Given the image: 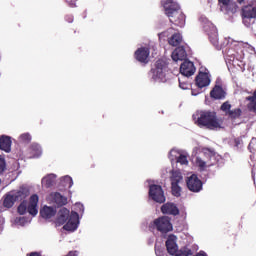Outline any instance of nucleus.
<instances>
[{"label": "nucleus", "mask_w": 256, "mask_h": 256, "mask_svg": "<svg viewBox=\"0 0 256 256\" xmlns=\"http://www.w3.org/2000/svg\"><path fill=\"white\" fill-rule=\"evenodd\" d=\"M220 111L225 113L226 117L232 121L241 119V116L243 115V110H241V108L231 109V103H229V101L222 103L220 106Z\"/></svg>", "instance_id": "6e6552de"}, {"label": "nucleus", "mask_w": 256, "mask_h": 256, "mask_svg": "<svg viewBox=\"0 0 256 256\" xmlns=\"http://www.w3.org/2000/svg\"><path fill=\"white\" fill-rule=\"evenodd\" d=\"M155 253L157 256H167L165 250L159 246H155Z\"/></svg>", "instance_id": "c9c22d12"}, {"label": "nucleus", "mask_w": 256, "mask_h": 256, "mask_svg": "<svg viewBox=\"0 0 256 256\" xmlns=\"http://www.w3.org/2000/svg\"><path fill=\"white\" fill-rule=\"evenodd\" d=\"M182 41L183 36H181V33H175L169 38L168 43L172 47H178V45H181Z\"/></svg>", "instance_id": "393cba45"}, {"label": "nucleus", "mask_w": 256, "mask_h": 256, "mask_svg": "<svg viewBox=\"0 0 256 256\" xmlns=\"http://www.w3.org/2000/svg\"><path fill=\"white\" fill-rule=\"evenodd\" d=\"M6 167H7V164L5 163V159L0 158V175H3V173L5 172Z\"/></svg>", "instance_id": "f704fd0d"}, {"label": "nucleus", "mask_w": 256, "mask_h": 256, "mask_svg": "<svg viewBox=\"0 0 256 256\" xmlns=\"http://www.w3.org/2000/svg\"><path fill=\"white\" fill-rule=\"evenodd\" d=\"M26 256H41V252H31L27 254Z\"/></svg>", "instance_id": "a19ab883"}, {"label": "nucleus", "mask_w": 256, "mask_h": 256, "mask_svg": "<svg viewBox=\"0 0 256 256\" xmlns=\"http://www.w3.org/2000/svg\"><path fill=\"white\" fill-rule=\"evenodd\" d=\"M247 100L250 101V104L252 105V111L256 113V91L253 93L252 96H249Z\"/></svg>", "instance_id": "2f4dec72"}, {"label": "nucleus", "mask_w": 256, "mask_h": 256, "mask_svg": "<svg viewBox=\"0 0 256 256\" xmlns=\"http://www.w3.org/2000/svg\"><path fill=\"white\" fill-rule=\"evenodd\" d=\"M14 197V201H24V199H27L29 197V190L27 188H20L18 191H16L14 194H12Z\"/></svg>", "instance_id": "5701e85b"}, {"label": "nucleus", "mask_w": 256, "mask_h": 256, "mask_svg": "<svg viewBox=\"0 0 256 256\" xmlns=\"http://www.w3.org/2000/svg\"><path fill=\"white\" fill-rule=\"evenodd\" d=\"M167 69H169V64L167 63V60L158 59L155 62V67L150 70V73L152 74V79H154V81H157V79L163 81V79H165L167 75Z\"/></svg>", "instance_id": "423d86ee"}, {"label": "nucleus", "mask_w": 256, "mask_h": 256, "mask_svg": "<svg viewBox=\"0 0 256 256\" xmlns=\"http://www.w3.org/2000/svg\"><path fill=\"white\" fill-rule=\"evenodd\" d=\"M57 214V210L51 206H44L43 209L40 210V215L43 219H51V217H55Z\"/></svg>", "instance_id": "4be33fe9"}, {"label": "nucleus", "mask_w": 256, "mask_h": 256, "mask_svg": "<svg viewBox=\"0 0 256 256\" xmlns=\"http://www.w3.org/2000/svg\"><path fill=\"white\" fill-rule=\"evenodd\" d=\"M65 181H67L69 183V185H68L69 188L73 187V179L71 177L66 176Z\"/></svg>", "instance_id": "58836bf2"}, {"label": "nucleus", "mask_w": 256, "mask_h": 256, "mask_svg": "<svg viewBox=\"0 0 256 256\" xmlns=\"http://www.w3.org/2000/svg\"><path fill=\"white\" fill-rule=\"evenodd\" d=\"M29 150H30V153L33 157H40V155H41V146H39V144H31Z\"/></svg>", "instance_id": "c85d7f7f"}, {"label": "nucleus", "mask_w": 256, "mask_h": 256, "mask_svg": "<svg viewBox=\"0 0 256 256\" xmlns=\"http://www.w3.org/2000/svg\"><path fill=\"white\" fill-rule=\"evenodd\" d=\"M161 212L163 215H173L174 217L179 215V208L173 203H166L161 206Z\"/></svg>", "instance_id": "a211bd4d"}, {"label": "nucleus", "mask_w": 256, "mask_h": 256, "mask_svg": "<svg viewBox=\"0 0 256 256\" xmlns=\"http://www.w3.org/2000/svg\"><path fill=\"white\" fill-rule=\"evenodd\" d=\"M19 140L21 143H30L31 142V134L29 133H24L20 135Z\"/></svg>", "instance_id": "473e14b6"}, {"label": "nucleus", "mask_w": 256, "mask_h": 256, "mask_svg": "<svg viewBox=\"0 0 256 256\" xmlns=\"http://www.w3.org/2000/svg\"><path fill=\"white\" fill-rule=\"evenodd\" d=\"M56 179L57 176L55 174H49L42 179V185H44L46 189H49L55 185Z\"/></svg>", "instance_id": "b1692460"}, {"label": "nucleus", "mask_w": 256, "mask_h": 256, "mask_svg": "<svg viewBox=\"0 0 256 256\" xmlns=\"http://www.w3.org/2000/svg\"><path fill=\"white\" fill-rule=\"evenodd\" d=\"M162 5L170 23L176 25V27L185 26V14L181 11L179 3L175 2V0H164Z\"/></svg>", "instance_id": "f03ea898"}, {"label": "nucleus", "mask_w": 256, "mask_h": 256, "mask_svg": "<svg viewBox=\"0 0 256 256\" xmlns=\"http://www.w3.org/2000/svg\"><path fill=\"white\" fill-rule=\"evenodd\" d=\"M210 97L214 101H223L227 97V91L223 89V86L216 84L210 91Z\"/></svg>", "instance_id": "ddd939ff"}, {"label": "nucleus", "mask_w": 256, "mask_h": 256, "mask_svg": "<svg viewBox=\"0 0 256 256\" xmlns=\"http://www.w3.org/2000/svg\"><path fill=\"white\" fill-rule=\"evenodd\" d=\"M39 204V196L37 194H33L30 197L29 200V204H28V213L30 215H33V217H35V215H37V213H39V210L37 208V205Z\"/></svg>", "instance_id": "f3484780"}, {"label": "nucleus", "mask_w": 256, "mask_h": 256, "mask_svg": "<svg viewBox=\"0 0 256 256\" xmlns=\"http://www.w3.org/2000/svg\"><path fill=\"white\" fill-rule=\"evenodd\" d=\"M166 249L169 255H175L179 251V246H177V236L170 234L166 240Z\"/></svg>", "instance_id": "dca6fc26"}, {"label": "nucleus", "mask_w": 256, "mask_h": 256, "mask_svg": "<svg viewBox=\"0 0 256 256\" xmlns=\"http://www.w3.org/2000/svg\"><path fill=\"white\" fill-rule=\"evenodd\" d=\"M195 71H197V69L195 68V64L191 61L185 60L180 66V73L181 75H184V77L195 75Z\"/></svg>", "instance_id": "2eb2a0df"}, {"label": "nucleus", "mask_w": 256, "mask_h": 256, "mask_svg": "<svg viewBox=\"0 0 256 256\" xmlns=\"http://www.w3.org/2000/svg\"><path fill=\"white\" fill-rule=\"evenodd\" d=\"M27 210V201L23 200L18 206V213L19 215H25L27 213Z\"/></svg>", "instance_id": "7c9ffc66"}, {"label": "nucleus", "mask_w": 256, "mask_h": 256, "mask_svg": "<svg viewBox=\"0 0 256 256\" xmlns=\"http://www.w3.org/2000/svg\"><path fill=\"white\" fill-rule=\"evenodd\" d=\"M193 119H196L195 125L200 127V129L204 128L215 131V129H221L223 125V121L217 118V112L215 111L202 110L193 115Z\"/></svg>", "instance_id": "f257e3e1"}, {"label": "nucleus", "mask_w": 256, "mask_h": 256, "mask_svg": "<svg viewBox=\"0 0 256 256\" xmlns=\"http://www.w3.org/2000/svg\"><path fill=\"white\" fill-rule=\"evenodd\" d=\"M149 197L155 203H165V192L163 191V187L157 184H152L149 187Z\"/></svg>", "instance_id": "1a4fd4ad"}, {"label": "nucleus", "mask_w": 256, "mask_h": 256, "mask_svg": "<svg viewBox=\"0 0 256 256\" xmlns=\"http://www.w3.org/2000/svg\"><path fill=\"white\" fill-rule=\"evenodd\" d=\"M212 31H214L213 41L214 43H217V28H215V26H212Z\"/></svg>", "instance_id": "ea45409f"}, {"label": "nucleus", "mask_w": 256, "mask_h": 256, "mask_svg": "<svg viewBox=\"0 0 256 256\" xmlns=\"http://www.w3.org/2000/svg\"><path fill=\"white\" fill-rule=\"evenodd\" d=\"M49 201L54 207H65L67 205V197L61 195L59 192H52L49 195Z\"/></svg>", "instance_id": "9b49d317"}, {"label": "nucleus", "mask_w": 256, "mask_h": 256, "mask_svg": "<svg viewBox=\"0 0 256 256\" xmlns=\"http://www.w3.org/2000/svg\"><path fill=\"white\" fill-rule=\"evenodd\" d=\"M3 205H4V207H6V209H11V207H13V205H15V198H14L13 194H11V193L6 194L4 201H3Z\"/></svg>", "instance_id": "bb28decb"}, {"label": "nucleus", "mask_w": 256, "mask_h": 256, "mask_svg": "<svg viewBox=\"0 0 256 256\" xmlns=\"http://www.w3.org/2000/svg\"><path fill=\"white\" fill-rule=\"evenodd\" d=\"M192 95H197L196 93L192 92Z\"/></svg>", "instance_id": "c03bdc74"}, {"label": "nucleus", "mask_w": 256, "mask_h": 256, "mask_svg": "<svg viewBox=\"0 0 256 256\" xmlns=\"http://www.w3.org/2000/svg\"><path fill=\"white\" fill-rule=\"evenodd\" d=\"M171 191L174 197H181V186L179 184H171Z\"/></svg>", "instance_id": "c756f323"}, {"label": "nucleus", "mask_w": 256, "mask_h": 256, "mask_svg": "<svg viewBox=\"0 0 256 256\" xmlns=\"http://www.w3.org/2000/svg\"><path fill=\"white\" fill-rule=\"evenodd\" d=\"M56 225L63 226L65 231H75L79 225V213L72 211L70 214L69 209L61 208L56 218Z\"/></svg>", "instance_id": "7ed1b4c3"}, {"label": "nucleus", "mask_w": 256, "mask_h": 256, "mask_svg": "<svg viewBox=\"0 0 256 256\" xmlns=\"http://www.w3.org/2000/svg\"><path fill=\"white\" fill-rule=\"evenodd\" d=\"M211 159H215V152L209 148L204 149L202 156H197L195 164L199 167L200 171H205L207 167H213L214 162H211Z\"/></svg>", "instance_id": "39448f33"}, {"label": "nucleus", "mask_w": 256, "mask_h": 256, "mask_svg": "<svg viewBox=\"0 0 256 256\" xmlns=\"http://www.w3.org/2000/svg\"><path fill=\"white\" fill-rule=\"evenodd\" d=\"M11 137L2 135L0 136V150L5 153H11Z\"/></svg>", "instance_id": "412c9836"}, {"label": "nucleus", "mask_w": 256, "mask_h": 256, "mask_svg": "<svg viewBox=\"0 0 256 256\" xmlns=\"http://www.w3.org/2000/svg\"><path fill=\"white\" fill-rule=\"evenodd\" d=\"M173 61L177 62V61H185V59H187V51L185 50V47L180 46L177 47L171 55Z\"/></svg>", "instance_id": "6ab92c4d"}, {"label": "nucleus", "mask_w": 256, "mask_h": 256, "mask_svg": "<svg viewBox=\"0 0 256 256\" xmlns=\"http://www.w3.org/2000/svg\"><path fill=\"white\" fill-rule=\"evenodd\" d=\"M191 255H193V250H191L187 246L181 248L180 250H177V252L174 254V256H191Z\"/></svg>", "instance_id": "cd10ccee"}, {"label": "nucleus", "mask_w": 256, "mask_h": 256, "mask_svg": "<svg viewBox=\"0 0 256 256\" xmlns=\"http://www.w3.org/2000/svg\"><path fill=\"white\" fill-rule=\"evenodd\" d=\"M149 229L156 230L162 235H167L173 231V224L171 223V218L168 216H161L153 220L149 225Z\"/></svg>", "instance_id": "20e7f679"}, {"label": "nucleus", "mask_w": 256, "mask_h": 256, "mask_svg": "<svg viewBox=\"0 0 256 256\" xmlns=\"http://www.w3.org/2000/svg\"><path fill=\"white\" fill-rule=\"evenodd\" d=\"M248 149H249L250 153H255L256 152L255 144L253 142H250L248 145Z\"/></svg>", "instance_id": "4c0bfd02"}, {"label": "nucleus", "mask_w": 256, "mask_h": 256, "mask_svg": "<svg viewBox=\"0 0 256 256\" xmlns=\"http://www.w3.org/2000/svg\"><path fill=\"white\" fill-rule=\"evenodd\" d=\"M241 17L246 27H251L252 19H256V4H248L241 8Z\"/></svg>", "instance_id": "0eeeda50"}, {"label": "nucleus", "mask_w": 256, "mask_h": 256, "mask_svg": "<svg viewBox=\"0 0 256 256\" xmlns=\"http://www.w3.org/2000/svg\"><path fill=\"white\" fill-rule=\"evenodd\" d=\"M230 1H232V0H218V5H219L220 9L225 7V5H227Z\"/></svg>", "instance_id": "e433bc0d"}, {"label": "nucleus", "mask_w": 256, "mask_h": 256, "mask_svg": "<svg viewBox=\"0 0 256 256\" xmlns=\"http://www.w3.org/2000/svg\"><path fill=\"white\" fill-rule=\"evenodd\" d=\"M151 51L147 47H141L138 48L135 53L134 57L139 61V63H144V65H147L149 63V55Z\"/></svg>", "instance_id": "4468645a"}, {"label": "nucleus", "mask_w": 256, "mask_h": 256, "mask_svg": "<svg viewBox=\"0 0 256 256\" xmlns=\"http://www.w3.org/2000/svg\"><path fill=\"white\" fill-rule=\"evenodd\" d=\"M186 185L192 193H199V191H202L203 189V181H201L196 174H192L187 178Z\"/></svg>", "instance_id": "9d476101"}, {"label": "nucleus", "mask_w": 256, "mask_h": 256, "mask_svg": "<svg viewBox=\"0 0 256 256\" xmlns=\"http://www.w3.org/2000/svg\"><path fill=\"white\" fill-rule=\"evenodd\" d=\"M170 181L171 185H179L183 181V175L179 171H173Z\"/></svg>", "instance_id": "a878e982"}, {"label": "nucleus", "mask_w": 256, "mask_h": 256, "mask_svg": "<svg viewBox=\"0 0 256 256\" xmlns=\"http://www.w3.org/2000/svg\"><path fill=\"white\" fill-rule=\"evenodd\" d=\"M237 3H238L239 5H243V3H245V0H237Z\"/></svg>", "instance_id": "79ce46f5"}, {"label": "nucleus", "mask_w": 256, "mask_h": 256, "mask_svg": "<svg viewBox=\"0 0 256 256\" xmlns=\"http://www.w3.org/2000/svg\"><path fill=\"white\" fill-rule=\"evenodd\" d=\"M195 81L199 89H203V87H209V85H211V75L209 72H199L195 78Z\"/></svg>", "instance_id": "f8f14e48"}, {"label": "nucleus", "mask_w": 256, "mask_h": 256, "mask_svg": "<svg viewBox=\"0 0 256 256\" xmlns=\"http://www.w3.org/2000/svg\"><path fill=\"white\" fill-rule=\"evenodd\" d=\"M220 11L226 13V15H235V13L239 11V5H237V2L231 0L227 3V5H224L222 8H220Z\"/></svg>", "instance_id": "aec40b11"}, {"label": "nucleus", "mask_w": 256, "mask_h": 256, "mask_svg": "<svg viewBox=\"0 0 256 256\" xmlns=\"http://www.w3.org/2000/svg\"><path fill=\"white\" fill-rule=\"evenodd\" d=\"M177 163H180V165H188L189 161L187 160V156L180 154L177 158Z\"/></svg>", "instance_id": "72a5a7b5"}, {"label": "nucleus", "mask_w": 256, "mask_h": 256, "mask_svg": "<svg viewBox=\"0 0 256 256\" xmlns=\"http://www.w3.org/2000/svg\"><path fill=\"white\" fill-rule=\"evenodd\" d=\"M179 85H180V87H181L182 89H185V86H184L183 83H181V81H179Z\"/></svg>", "instance_id": "37998d69"}]
</instances>
